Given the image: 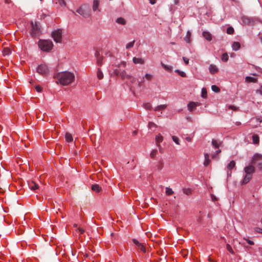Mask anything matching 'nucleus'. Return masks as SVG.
<instances>
[{
  "instance_id": "nucleus-46",
  "label": "nucleus",
  "mask_w": 262,
  "mask_h": 262,
  "mask_svg": "<svg viewBox=\"0 0 262 262\" xmlns=\"http://www.w3.org/2000/svg\"><path fill=\"white\" fill-rule=\"evenodd\" d=\"M172 140L178 145H179L180 144V142H179V139L176 137V136H173L172 137Z\"/></svg>"
},
{
  "instance_id": "nucleus-1",
  "label": "nucleus",
  "mask_w": 262,
  "mask_h": 262,
  "mask_svg": "<svg viewBox=\"0 0 262 262\" xmlns=\"http://www.w3.org/2000/svg\"><path fill=\"white\" fill-rule=\"evenodd\" d=\"M54 78L58 80L57 83H59L62 85H68L72 83L75 80L74 73L65 71L59 72L54 76Z\"/></svg>"
},
{
  "instance_id": "nucleus-16",
  "label": "nucleus",
  "mask_w": 262,
  "mask_h": 262,
  "mask_svg": "<svg viewBox=\"0 0 262 262\" xmlns=\"http://www.w3.org/2000/svg\"><path fill=\"white\" fill-rule=\"evenodd\" d=\"M116 22L117 24L123 25V26H124L126 24V20L124 18L121 17H118V18H117L116 20Z\"/></svg>"
},
{
  "instance_id": "nucleus-20",
  "label": "nucleus",
  "mask_w": 262,
  "mask_h": 262,
  "mask_svg": "<svg viewBox=\"0 0 262 262\" xmlns=\"http://www.w3.org/2000/svg\"><path fill=\"white\" fill-rule=\"evenodd\" d=\"M251 178H252L251 175L246 174L243 180V182H242L243 184H246L248 182H249V181L251 180Z\"/></svg>"
},
{
  "instance_id": "nucleus-40",
  "label": "nucleus",
  "mask_w": 262,
  "mask_h": 262,
  "mask_svg": "<svg viewBox=\"0 0 262 262\" xmlns=\"http://www.w3.org/2000/svg\"><path fill=\"white\" fill-rule=\"evenodd\" d=\"M134 43H135V40H134L133 41L128 43L126 45V48L127 49H130L131 48H132L134 45Z\"/></svg>"
},
{
  "instance_id": "nucleus-31",
  "label": "nucleus",
  "mask_w": 262,
  "mask_h": 262,
  "mask_svg": "<svg viewBox=\"0 0 262 262\" xmlns=\"http://www.w3.org/2000/svg\"><path fill=\"white\" fill-rule=\"evenodd\" d=\"M173 193H174V192L173 191L172 189H171L169 187L166 188L165 193L166 195H171V194H173Z\"/></svg>"
},
{
  "instance_id": "nucleus-24",
  "label": "nucleus",
  "mask_w": 262,
  "mask_h": 262,
  "mask_svg": "<svg viewBox=\"0 0 262 262\" xmlns=\"http://www.w3.org/2000/svg\"><path fill=\"white\" fill-rule=\"evenodd\" d=\"M65 138L67 142H71L73 141V137L72 135L69 133H66Z\"/></svg>"
},
{
  "instance_id": "nucleus-53",
  "label": "nucleus",
  "mask_w": 262,
  "mask_h": 262,
  "mask_svg": "<svg viewBox=\"0 0 262 262\" xmlns=\"http://www.w3.org/2000/svg\"><path fill=\"white\" fill-rule=\"evenodd\" d=\"M126 66V62L125 61H122L121 62V63L120 64H119L118 66H117V67L118 68H120L121 66H122L123 67H125Z\"/></svg>"
},
{
  "instance_id": "nucleus-28",
  "label": "nucleus",
  "mask_w": 262,
  "mask_h": 262,
  "mask_svg": "<svg viewBox=\"0 0 262 262\" xmlns=\"http://www.w3.org/2000/svg\"><path fill=\"white\" fill-rule=\"evenodd\" d=\"M166 107V105H165V104L160 105L156 107L154 109V111H159L165 109Z\"/></svg>"
},
{
  "instance_id": "nucleus-4",
  "label": "nucleus",
  "mask_w": 262,
  "mask_h": 262,
  "mask_svg": "<svg viewBox=\"0 0 262 262\" xmlns=\"http://www.w3.org/2000/svg\"><path fill=\"white\" fill-rule=\"evenodd\" d=\"M51 36L56 43H60L62 38V30L58 29L51 33Z\"/></svg>"
},
{
  "instance_id": "nucleus-26",
  "label": "nucleus",
  "mask_w": 262,
  "mask_h": 262,
  "mask_svg": "<svg viewBox=\"0 0 262 262\" xmlns=\"http://www.w3.org/2000/svg\"><path fill=\"white\" fill-rule=\"evenodd\" d=\"M245 80L247 82H256L257 80L256 79L250 76H247Z\"/></svg>"
},
{
  "instance_id": "nucleus-25",
  "label": "nucleus",
  "mask_w": 262,
  "mask_h": 262,
  "mask_svg": "<svg viewBox=\"0 0 262 262\" xmlns=\"http://www.w3.org/2000/svg\"><path fill=\"white\" fill-rule=\"evenodd\" d=\"M240 47L241 45L238 42H234L232 44V49L234 51H237Z\"/></svg>"
},
{
  "instance_id": "nucleus-39",
  "label": "nucleus",
  "mask_w": 262,
  "mask_h": 262,
  "mask_svg": "<svg viewBox=\"0 0 262 262\" xmlns=\"http://www.w3.org/2000/svg\"><path fill=\"white\" fill-rule=\"evenodd\" d=\"M211 89L213 92L216 93H219L220 91L219 88L216 86L215 85H212Z\"/></svg>"
},
{
  "instance_id": "nucleus-7",
  "label": "nucleus",
  "mask_w": 262,
  "mask_h": 262,
  "mask_svg": "<svg viewBox=\"0 0 262 262\" xmlns=\"http://www.w3.org/2000/svg\"><path fill=\"white\" fill-rule=\"evenodd\" d=\"M37 71L41 75H46L48 73L49 69L46 64H42L38 67Z\"/></svg>"
},
{
  "instance_id": "nucleus-62",
  "label": "nucleus",
  "mask_w": 262,
  "mask_h": 262,
  "mask_svg": "<svg viewBox=\"0 0 262 262\" xmlns=\"http://www.w3.org/2000/svg\"><path fill=\"white\" fill-rule=\"evenodd\" d=\"M78 230L81 234L83 233L84 232V230L81 228H78Z\"/></svg>"
},
{
  "instance_id": "nucleus-19",
  "label": "nucleus",
  "mask_w": 262,
  "mask_h": 262,
  "mask_svg": "<svg viewBox=\"0 0 262 262\" xmlns=\"http://www.w3.org/2000/svg\"><path fill=\"white\" fill-rule=\"evenodd\" d=\"M92 189L94 191L99 192L101 190V188L98 184H94L92 186Z\"/></svg>"
},
{
  "instance_id": "nucleus-13",
  "label": "nucleus",
  "mask_w": 262,
  "mask_h": 262,
  "mask_svg": "<svg viewBox=\"0 0 262 262\" xmlns=\"http://www.w3.org/2000/svg\"><path fill=\"white\" fill-rule=\"evenodd\" d=\"M203 36L208 41H210L212 40V35L207 31H204L202 33Z\"/></svg>"
},
{
  "instance_id": "nucleus-55",
  "label": "nucleus",
  "mask_w": 262,
  "mask_h": 262,
  "mask_svg": "<svg viewBox=\"0 0 262 262\" xmlns=\"http://www.w3.org/2000/svg\"><path fill=\"white\" fill-rule=\"evenodd\" d=\"M256 93H259L262 95V86H260L259 89L256 90Z\"/></svg>"
},
{
  "instance_id": "nucleus-21",
  "label": "nucleus",
  "mask_w": 262,
  "mask_h": 262,
  "mask_svg": "<svg viewBox=\"0 0 262 262\" xmlns=\"http://www.w3.org/2000/svg\"><path fill=\"white\" fill-rule=\"evenodd\" d=\"M204 157L205 161L204 162V165L205 166H207L210 162V160H209V155L208 154H205Z\"/></svg>"
},
{
  "instance_id": "nucleus-2",
  "label": "nucleus",
  "mask_w": 262,
  "mask_h": 262,
  "mask_svg": "<svg viewBox=\"0 0 262 262\" xmlns=\"http://www.w3.org/2000/svg\"><path fill=\"white\" fill-rule=\"evenodd\" d=\"M39 48L44 52H50L53 47V43L49 39H40L38 41Z\"/></svg>"
},
{
  "instance_id": "nucleus-52",
  "label": "nucleus",
  "mask_w": 262,
  "mask_h": 262,
  "mask_svg": "<svg viewBox=\"0 0 262 262\" xmlns=\"http://www.w3.org/2000/svg\"><path fill=\"white\" fill-rule=\"evenodd\" d=\"M183 59L186 64H188L189 63V59L188 58L183 57Z\"/></svg>"
},
{
  "instance_id": "nucleus-59",
  "label": "nucleus",
  "mask_w": 262,
  "mask_h": 262,
  "mask_svg": "<svg viewBox=\"0 0 262 262\" xmlns=\"http://www.w3.org/2000/svg\"><path fill=\"white\" fill-rule=\"evenodd\" d=\"M157 146L159 148V150L160 152L163 153V149L162 148L161 145L160 144H158V145H157Z\"/></svg>"
},
{
  "instance_id": "nucleus-32",
  "label": "nucleus",
  "mask_w": 262,
  "mask_h": 262,
  "mask_svg": "<svg viewBox=\"0 0 262 262\" xmlns=\"http://www.w3.org/2000/svg\"><path fill=\"white\" fill-rule=\"evenodd\" d=\"M97 75L98 78L99 79H101L103 77V73L100 69H98Z\"/></svg>"
},
{
  "instance_id": "nucleus-5",
  "label": "nucleus",
  "mask_w": 262,
  "mask_h": 262,
  "mask_svg": "<svg viewBox=\"0 0 262 262\" xmlns=\"http://www.w3.org/2000/svg\"><path fill=\"white\" fill-rule=\"evenodd\" d=\"M114 73L117 76H120L122 79H129L131 78V76L126 74L124 70H121L119 69H116L114 70Z\"/></svg>"
},
{
  "instance_id": "nucleus-56",
  "label": "nucleus",
  "mask_w": 262,
  "mask_h": 262,
  "mask_svg": "<svg viewBox=\"0 0 262 262\" xmlns=\"http://www.w3.org/2000/svg\"><path fill=\"white\" fill-rule=\"evenodd\" d=\"M221 151V150L220 149L216 150L215 153L212 155V158H213V159L215 158L216 155L219 154Z\"/></svg>"
},
{
  "instance_id": "nucleus-35",
  "label": "nucleus",
  "mask_w": 262,
  "mask_h": 262,
  "mask_svg": "<svg viewBox=\"0 0 262 262\" xmlns=\"http://www.w3.org/2000/svg\"><path fill=\"white\" fill-rule=\"evenodd\" d=\"M222 60L224 62H227L228 60V55L227 53H225L222 55Z\"/></svg>"
},
{
  "instance_id": "nucleus-41",
  "label": "nucleus",
  "mask_w": 262,
  "mask_h": 262,
  "mask_svg": "<svg viewBox=\"0 0 262 262\" xmlns=\"http://www.w3.org/2000/svg\"><path fill=\"white\" fill-rule=\"evenodd\" d=\"M227 33L228 34H232L234 33V29L232 27H229L227 29Z\"/></svg>"
},
{
  "instance_id": "nucleus-50",
  "label": "nucleus",
  "mask_w": 262,
  "mask_h": 262,
  "mask_svg": "<svg viewBox=\"0 0 262 262\" xmlns=\"http://www.w3.org/2000/svg\"><path fill=\"white\" fill-rule=\"evenodd\" d=\"M133 242L137 247L141 244V243H140L139 241L136 239H133Z\"/></svg>"
},
{
  "instance_id": "nucleus-64",
  "label": "nucleus",
  "mask_w": 262,
  "mask_h": 262,
  "mask_svg": "<svg viewBox=\"0 0 262 262\" xmlns=\"http://www.w3.org/2000/svg\"><path fill=\"white\" fill-rule=\"evenodd\" d=\"M186 140L188 142H190L191 141V138L190 137H186Z\"/></svg>"
},
{
  "instance_id": "nucleus-14",
  "label": "nucleus",
  "mask_w": 262,
  "mask_h": 262,
  "mask_svg": "<svg viewBox=\"0 0 262 262\" xmlns=\"http://www.w3.org/2000/svg\"><path fill=\"white\" fill-rule=\"evenodd\" d=\"M198 106V103L196 102H191L188 103V108L189 111L192 112Z\"/></svg>"
},
{
  "instance_id": "nucleus-18",
  "label": "nucleus",
  "mask_w": 262,
  "mask_h": 262,
  "mask_svg": "<svg viewBox=\"0 0 262 262\" xmlns=\"http://www.w3.org/2000/svg\"><path fill=\"white\" fill-rule=\"evenodd\" d=\"M53 2L59 6L63 7L66 6V3L64 0H52Z\"/></svg>"
},
{
  "instance_id": "nucleus-48",
  "label": "nucleus",
  "mask_w": 262,
  "mask_h": 262,
  "mask_svg": "<svg viewBox=\"0 0 262 262\" xmlns=\"http://www.w3.org/2000/svg\"><path fill=\"white\" fill-rule=\"evenodd\" d=\"M148 127L149 128H152L153 127H157V125L155 123H154L152 122H149L148 123Z\"/></svg>"
},
{
  "instance_id": "nucleus-3",
  "label": "nucleus",
  "mask_w": 262,
  "mask_h": 262,
  "mask_svg": "<svg viewBox=\"0 0 262 262\" xmlns=\"http://www.w3.org/2000/svg\"><path fill=\"white\" fill-rule=\"evenodd\" d=\"M76 12L84 18H89L91 15V10L88 4H83L80 7Z\"/></svg>"
},
{
  "instance_id": "nucleus-51",
  "label": "nucleus",
  "mask_w": 262,
  "mask_h": 262,
  "mask_svg": "<svg viewBox=\"0 0 262 262\" xmlns=\"http://www.w3.org/2000/svg\"><path fill=\"white\" fill-rule=\"evenodd\" d=\"M228 108H229V109L233 110L234 111H237L238 110L237 107H236V106H233V105H229Z\"/></svg>"
},
{
  "instance_id": "nucleus-27",
  "label": "nucleus",
  "mask_w": 262,
  "mask_h": 262,
  "mask_svg": "<svg viewBox=\"0 0 262 262\" xmlns=\"http://www.w3.org/2000/svg\"><path fill=\"white\" fill-rule=\"evenodd\" d=\"M253 143L254 144H258L259 140V137L257 135H254L252 136Z\"/></svg>"
},
{
  "instance_id": "nucleus-34",
  "label": "nucleus",
  "mask_w": 262,
  "mask_h": 262,
  "mask_svg": "<svg viewBox=\"0 0 262 262\" xmlns=\"http://www.w3.org/2000/svg\"><path fill=\"white\" fill-rule=\"evenodd\" d=\"M162 66L167 71L170 72L172 70V67L170 66L166 65L165 64H163V63H162Z\"/></svg>"
},
{
  "instance_id": "nucleus-11",
  "label": "nucleus",
  "mask_w": 262,
  "mask_h": 262,
  "mask_svg": "<svg viewBox=\"0 0 262 262\" xmlns=\"http://www.w3.org/2000/svg\"><path fill=\"white\" fill-rule=\"evenodd\" d=\"M29 187L32 190H35L39 188L38 185L34 181H30L28 183Z\"/></svg>"
},
{
  "instance_id": "nucleus-58",
  "label": "nucleus",
  "mask_w": 262,
  "mask_h": 262,
  "mask_svg": "<svg viewBox=\"0 0 262 262\" xmlns=\"http://www.w3.org/2000/svg\"><path fill=\"white\" fill-rule=\"evenodd\" d=\"M255 231H256L257 232L262 233V229H261V228H260L256 227V228H255Z\"/></svg>"
},
{
  "instance_id": "nucleus-8",
  "label": "nucleus",
  "mask_w": 262,
  "mask_h": 262,
  "mask_svg": "<svg viewBox=\"0 0 262 262\" xmlns=\"http://www.w3.org/2000/svg\"><path fill=\"white\" fill-rule=\"evenodd\" d=\"M244 170L246 174L252 176V174L254 172L255 168L253 165H249L246 167Z\"/></svg>"
},
{
  "instance_id": "nucleus-12",
  "label": "nucleus",
  "mask_w": 262,
  "mask_h": 262,
  "mask_svg": "<svg viewBox=\"0 0 262 262\" xmlns=\"http://www.w3.org/2000/svg\"><path fill=\"white\" fill-rule=\"evenodd\" d=\"M133 61L135 64H143L145 63L144 59L141 58H137L135 57L133 58Z\"/></svg>"
},
{
  "instance_id": "nucleus-47",
  "label": "nucleus",
  "mask_w": 262,
  "mask_h": 262,
  "mask_svg": "<svg viewBox=\"0 0 262 262\" xmlns=\"http://www.w3.org/2000/svg\"><path fill=\"white\" fill-rule=\"evenodd\" d=\"M183 192L187 195H189L191 193V190L189 188H185L183 189Z\"/></svg>"
},
{
  "instance_id": "nucleus-43",
  "label": "nucleus",
  "mask_w": 262,
  "mask_h": 262,
  "mask_svg": "<svg viewBox=\"0 0 262 262\" xmlns=\"http://www.w3.org/2000/svg\"><path fill=\"white\" fill-rule=\"evenodd\" d=\"M226 249L231 254H234V253L233 250H232L231 246L229 244H227L226 245Z\"/></svg>"
},
{
  "instance_id": "nucleus-10",
  "label": "nucleus",
  "mask_w": 262,
  "mask_h": 262,
  "mask_svg": "<svg viewBox=\"0 0 262 262\" xmlns=\"http://www.w3.org/2000/svg\"><path fill=\"white\" fill-rule=\"evenodd\" d=\"M95 55L97 58V63L98 65L101 66L103 60L102 56H100V53L98 51L95 52Z\"/></svg>"
},
{
  "instance_id": "nucleus-57",
  "label": "nucleus",
  "mask_w": 262,
  "mask_h": 262,
  "mask_svg": "<svg viewBox=\"0 0 262 262\" xmlns=\"http://www.w3.org/2000/svg\"><path fill=\"white\" fill-rule=\"evenodd\" d=\"M35 89H36V91H37L38 92H40L42 90L41 87H40L39 85L36 86L35 88Z\"/></svg>"
},
{
  "instance_id": "nucleus-22",
  "label": "nucleus",
  "mask_w": 262,
  "mask_h": 262,
  "mask_svg": "<svg viewBox=\"0 0 262 262\" xmlns=\"http://www.w3.org/2000/svg\"><path fill=\"white\" fill-rule=\"evenodd\" d=\"M190 37H191V32L189 31H187L186 36L184 37V39L187 43H190L191 41Z\"/></svg>"
},
{
  "instance_id": "nucleus-61",
  "label": "nucleus",
  "mask_w": 262,
  "mask_h": 262,
  "mask_svg": "<svg viewBox=\"0 0 262 262\" xmlns=\"http://www.w3.org/2000/svg\"><path fill=\"white\" fill-rule=\"evenodd\" d=\"M159 167H158V169L159 170H161L162 169V167H163V163L162 162H160L159 163Z\"/></svg>"
},
{
  "instance_id": "nucleus-33",
  "label": "nucleus",
  "mask_w": 262,
  "mask_h": 262,
  "mask_svg": "<svg viewBox=\"0 0 262 262\" xmlns=\"http://www.w3.org/2000/svg\"><path fill=\"white\" fill-rule=\"evenodd\" d=\"M3 53L4 56L8 55L11 53V50L10 49L6 48L4 49Z\"/></svg>"
},
{
  "instance_id": "nucleus-54",
  "label": "nucleus",
  "mask_w": 262,
  "mask_h": 262,
  "mask_svg": "<svg viewBox=\"0 0 262 262\" xmlns=\"http://www.w3.org/2000/svg\"><path fill=\"white\" fill-rule=\"evenodd\" d=\"M211 200L213 202H215V201H217V199L216 198V196L214 194H211Z\"/></svg>"
},
{
  "instance_id": "nucleus-36",
  "label": "nucleus",
  "mask_w": 262,
  "mask_h": 262,
  "mask_svg": "<svg viewBox=\"0 0 262 262\" xmlns=\"http://www.w3.org/2000/svg\"><path fill=\"white\" fill-rule=\"evenodd\" d=\"M242 19L243 23L245 24H250V19L249 18L247 17H243Z\"/></svg>"
},
{
  "instance_id": "nucleus-15",
  "label": "nucleus",
  "mask_w": 262,
  "mask_h": 262,
  "mask_svg": "<svg viewBox=\"0 0 262 262\" xmlns=\"http://www.w3.org/2000/svg\"><path fill=\"white\" fill-rule=\"evenodd\" d=\"M209 69L210 73L212 74L216 73L218 72L217 68L213 64H210Z\"/></svg>"
},
{
  "instance_id": "nucleus-42",
  "label": "nucleus",
  "mask_w": 262,
  "mask_h": 262,
  "mask_svg": "<svg viewBox=\"0 0 262 262\" xmlns=\"http://www.w3.org/2000/svg\"><path fill=\"white\" fill-rule=\"evenodd\" d=\"M138 249L141 251L142 252H146V249L144 246L141 244L139 246H138Z\"/></svg>"
},
{
  "instance_id": "nucleus-29",
  "label": "nucleus",
  "mask_w": 262,
  "mask_h": 262,
  "mask_svg": "<svg viewBox=\"0 0 262 262\" xmlns=\"http://www.w3.org/2000/svg\"><path fill=\"white\" fill-rule=\"evenodd\" d=\"M212 144L215 148H218L220 146L221 142L216 140L213 139L212 141Z\"/></svg>"
},
{
  "instance_id": "nucleus-38",
  "label": "nucleus",
  "mask_w": 262,
  "mask_h": 262,
  "mask_svg": "<svg viewBox=\"0 0 262 262\" xmlns=\"http://www.w3.org/2000/svg\"><path fill=\"white\" fill-rule=\"evenodd\" d=\"M202 97L203 98H206L207 97V90L205 88H203L202 89V95H201Z\"/></svg>"
},
{
  "instance_id": "nucleus-6",
  "label": "nucleus",
  "mask_w": 262,
  "mask_h": 262,
  "mask_svg": "<svg viewBox=\"0 0 262 262\" xmlns=\"http://www.w3.org/2000/svg\"><path fill=\"white\" fill-rule=\"evenodd\" d=\"M32 27L31 35L33 37H35L39 35L40 33V27L36 22L34 23L33 21L31 23Z\"/></svg>"
},
{
  "instance_id": "nucleus-37",
  "label": "nucleus",
  "mask_w": 262,
  "mask_h": 262,
  "mask_svg": "<svg viewBox=\"0 0 262 262\" xmlns=\"http://www.w3.org/2000/svg\"><path fill=\"white\" fill-rule=\"evenodd\" d=\"M157 153L158 150L157 149H153L150 154V158L154 159L157 155Z\"/></svg>"
},
{
  "instance_id": "nucleus-44",
  "label": "nucleus",
  "mask_w": 262,
  "mask_h": 262,
  "mask_svg": "<svg viewBox=\"0 0 262 262\" xmlns=\"http://www.w3.org/2000/svg\"><path fill=\"white\" fill-rule=\"evenodd\" d=\"M175 72H177V73H179V75H180L181 77H185L186 76V75L185 73V72H184L180 71V70H176L175 71Z\"/></svg>"
},
{
  "instance_id": "nucleus-9",
  "label": "nucleus",
  "mask_w": 262,
  "mask_h": 262,
  "mask_svg": "<svg viewBox=\"0 0 262 262\" xmlns=\"http://www.w3.org/2000/svg\"><path fill=\"white\" fill-rule=\"evenodd\" d=\"M100 0H93V10L95 12L98 11L100 12V10L99 9Z\"/></svg>"
},
{
  "instance_id": "nucleus-17",
  "label": "nucleus",
  "mask_w": 262,
  "mask_h": 262,
  "mask_svg": "<svg viewBox=\"0 0 262 262\" xmlns=\"http://www.w3.org/2000/svg\"><path fill=\"white\" fill-rule=\"evenodd\" d=\"M163 140V137L160 134H159L158 135L156 136L155 138V141L157 144V145H158V144H160L161 142H162Z\"/></svg>"
},
{
  "instance_id": "nucleus-30",
  "label": "nucleus",
  "mask_w": 262,
  "mask_h": 262,
  "mask_svg": "<svg viewBox=\"0 0 262 262\" xmlns=\"http://www.w3.org/2000/svg\"><path fill=\"white\" fill-rule=\"evenodd\" d=\"M235 165V162L234 161H231L228 165L227 168L229 170H231Z\"/></svg>"
},
{
  "instance_id": "nucleus-63",
  "label": "nucleus",
  "mask_w": 262,
  "mask_h": 262,
  "mask_svg": "<svg viewBox=\"0 0 262 262\" xmlns=\"http://www.w3.org/2000/svg\"><path fill=\"white\" fill-rule=\"evenodd\" d=\"M258 167L260 170H262V162L258 163Z\"/></svg>"
},
{
  "instance_id": "nucleus-60",
  "label": "nucleus",
  "mask_w": 262,
  "mask_h": 262,
  "mask_svg": "<svg viewBox=\"0 0 262 262\" xmlns=\"http://www.w3.org/2000/svg\"><path fill=\"white\" fill-rule=\"evenodd\" d=\"M247 242L250 245H254V242L249 239H246Z\"/></svg>"
},
{
  "instance_id": "nucleus-45",
  "label": "nucleus",
  "mask_w": 262,
  "mask_h": 262,
  "mask_svg": "<svg viewBox=\"0 0 262 262\" xmlns=\"http://www.w3.org/2000/svg\"><path fill=\"white\" fill-rule=\"evenodd\" d=\"M143 107L146 110H151V105L149 103H146L144 104Z\"/></svg>"
},
{
  "instance_id": "nucleus-49",
  "label": "nucleus",
  "mask_w": 262,
  "mask_h": 262,
  "mask_svg": "<svg viewBox=\"0 0 262 262\" xmlns=\"http://www.w3.org/2000/svg\"><path fill=\"white\" fill-rule=\"evenodd\" d=\"M152 76L150 74H146L145 75V78L148 80H150L152 79Z\"/></svg>"
},
{
  "instance_id": "nucleus-23",
  "label": "nucleus",
  "mask_w": 262,
  "mask_h": 262,
  "mask_svg": "<svg viewBox=\"0 0 262 262\" xmlns=\"http://www.w3.org/2000/svg\"><path fill=\"white\" fill-rule=\"evenodd\" d=\"M262 159V156L259 154H255L253 158L252 164H255L256 161Z\"/></svg>"
}]
</instances>
